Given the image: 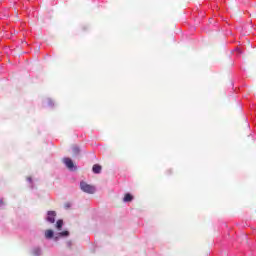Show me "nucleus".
Instances as JSON below:
<instances>
[{
  "instance_id": "1",
  "label": "nucleus",
  "mask_w": 256,
  "mask_h": 256,
  "mask_svg": "<svg viewBox=\"0 0 256 256\" xmlns=\"http://www.w3.org/2000/svg\"><path fill=\"white\" fill-rule=\"evenodd\" d=\"M80 189L84 193H89L90 195H93V193H95V186L87 184V182L85 181L80 182Z\"/></svg>"
},
{
  "instance_id": "2",
  "label": "nucleus",
  "mask_w": 256,
  "mask_h": 256,
  "mask_svg": "<svg viewBox=\"0 0 256 256\" xmlns=\"http://www.w3.org/2000/svg\"><path fill=\"white\" fill-rule=\"evenodd\" d=\"M63 163L68 169H70V171H73L75 164L73 163V160H71V158H64Z\"/></svg>"
},
{
  "instance_id": "3",
  "label": "nucleus",
  "mask_w": 256,
  "mask_h": 256,
  "mask_svg": "<svg viewBox=\"0 0 256 256\" xmlns=\"http://www.w3.org/2000/svg\"><path fill=\"white\" fill-rule=\"evenodd\" d=\"M57 213H55V211H49L48 212V217H47V221L49 223H55V217H56Z\"/></svg>"
},
{
  "instance_id": "4",
  "label": "nucleus",
  "mask_w": 256,
  "mask_h": 256,
  "mask_svg": "<svg viewBox=\"0 0 256 256\" xmlns=\"http://www.w3.org/2000/svg\"><path fill=\"white\" fill-rule=\"evenodd\" d=\"M102 169L103 168L99 164H94L93 167H92L93 173H96V174L101 173Z\"/></svg>"
},
{
  "instance_id": "5",
  "label": "nucleus",
  "mask_w": 256,
  "mask_h": 256,
  "mask_svg": "<svg viewBox=\"0 0 256 256\" xmlns=\"http://www.w3.org/2000/svg\"><path fill=\"white\" fill-rule=\"evenodd\" d=\"M131 201H133V195L127 193L125 194L124 198H123V202L124 203H131Z\"/></svg>"
},
{
  "instance_id": "6",
  "label": "nucleus",
  "mask_w": 256,
  "mask_h": 256,
  "mask_svg": "<svg viewBox=\"0 0 256 256\" xmlns=\"http://www.w3.org/2000/svg\"><path fill=\"white\" fill-rule=\"evenodd\" d=\"M45 237H46V239H52V237H53V230H46Z\"/></svg>"
},
{
  "instance_id": "7",
  "label": "nucleus",
  "mask_w": 256,
  "mask_h": 256,
  "mask_svg": "<svg viewBox=\"0 0 256 256\" xmlns=\"http://www.w3.org/2000/svg\"><path fill=\"white\" fill-rule=\"evenodd\" d=\"M56 227H57V229H62L63 228V220H58L56 222Z\"/></svg>"
},
{
  "instance_id": "8",
  "label": "nucleus",
  "mask_w": 256,
  "mask_h": 256,
  "mask_svg": "<svg viewBox=\"0 0 256 256\" xmlns=\"http://www.w3.org/2000/svg\"><path fill=\"white\" fill-rule=\"evenodd\" d=\"M60 235L62 237H67V235H69V231H63V232L60 233Z\"/></svg>"
},
{
  "instance_id": "9",
  "label": "nucleus",
  "mask_w": 256,
  "mask_h": 256,
  "mask_svg": "<svg viewBox=\"0 0 256 256\" xmlns=\"http://www.w3.org/2000/svg\"><path fill=\"white\" fill-rule=\"evenodd\" d=\"M4 205H5V201H3V199H0V209H3Z\"/></svg>"
},
{
  "instance_id": "10",
  "label": "nucleus",
  "mask_w": 256,
  "mask_h": 256,
  "mask_svg": "<svg viewBox=\"0 0 256 256\" xmlns=\"http://www.w3.org/2000/svg\"><path fill=\"white\" fill-rule=\"evenodd\" d=\"M65 207H66V209H69V208L71 207V204L66 203V204H65Z\"/></svg>"
},
{
  "instance_id": "11",
  "label": "nucleus",
  "mask_w": 256,
  "mask_h": 256,
  "mask_svg": "<svg viewBox=\"0 0 256 256\" xmlns=\"http://www.w3.org/2000/svg\"><path fill=\"white\" fill-rule=\"evenodd\" d=\"M246 129H249V125H248V123L246 122L245 123V126H244Z\"/></svg>"
}]
</instances>
